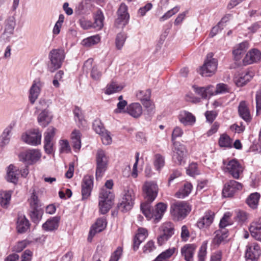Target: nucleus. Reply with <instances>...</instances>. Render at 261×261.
<instances>
[{"instance_id":"1","label":"nucleus","mask_w":261,"mask_h":261,"mask_svg":"<svg viewBox=\"0 0 261 261\" xmlns=\"http://www.w3.org/2000/svg\"><path fill=\"white\" fill-rule=\"evenodd\" d=\"M49 62L48 63V70L54 72L60 68L65 58L64 50L62 49H52L48 55Z\"/></svg>"},{"instance_id":"2","label":"nucleus","mask_w":261,"mask_h":261,"mask_svg":"<svg viewBox=\"0 0 261 261\" xmlns=\"http://www.w3.org/2000/svg\"><path fill=\"white\" fill-rule=\"evenodd\" d=\"M114 196L110 191L101 189L99 195V212L101 214H106L111 208Z\"/></svg>"},{"instance_id":"3","label":"nucleus","mask_w":261,"mask_h":261,"mask_svg":"<svg viewBox=\"0 0 261 261\" xmlns=\"http://www.w3.org/2000/svg\"><path fill=\"white\" fill-rule=\"evenodd\" d=\"M190 211V205L185 201L177 202L171 206V213L177 220L184 219Z\"/></svg>"},{"instance_id":"4","label":"nucleus","mask_w":261,"mask_h":261,"mask_svg":"<svg viewBox=\"0 0 261 261\" xmlns=\"http://www.w3.org/2000/svg\"><path fill=\"white\" fill-rule=\"evenodd\" d=\"M217 65V60L213 58V54L210 53L207 55L204 63L200 69L199 73L203 76H211L216 71Z\"/></svg>"},{"instance_id":"5","label":"nucleus","mask_w":261,"mask_h":261,"mask_svg":"<svg viewBox=\"0 0 261 261\" xmlns=\"http://www.w3.org/2000/svg\"><path fill=\"white\" fill-rule=\"evenodd\" d=\"M142 189L143 196L147 201L152 202L155 200L159 191L158 186L155 181H145Z\"/></svg>"},{"instance_id":"6","label":"nucleus","mask_w":261,"mask_h":261,"mask_svg":"<svg viewBox=\"0 0 261 261\" xmlns=\"http://www.w3.org/2000/svg\"><path fill=\"white\" fill-rule=\"evenodd\" d=\"M223 171L225 172H228L236 179H238L240 174L243 172L242 166L236 159L231 160L228 162L223 160Z\"/></svg>"},{"instance_id":"7","label":"nucleus","mask_w":261,"mask_h":261,"mask_svg":"<svg viewBox=\"0 0 261 261\" xmlns=\"http://www.w3.org/2000/svg\"><path fill=\"white\" fill-rule=\"evenodd\" d=\"M108 161V158L105 152L101 149L98 150L96 155V178L97 179L101 177L107 170Z\"/></svg>"},{"instance_id":"8","label":"nucleus","mask_w":261,"mask_h":261,"mask_svg":"<svg viewBox=\"0 0 261 261\" xmlns=\"http://www.w3.org/2000/svg\"><path fill=\"white\" fill-rule=\"evenodd\" d=\"M41 133L38 129H34L30 130L21 136V139L26 143L33 145L37 146L41 144Z\"/></svg>"},{"instance_id":"9","label":"nucleus","mask_w":261,"mask_h":261,"mask_svg":"<svg viewBox=\"0 0 261 261\" xmlns=\"http://www.w3.org/2000/svg\"><path fill=\"white\" fill-rule=\"evenodd\" d=\"M135 193L133 189H129L125 192L122 201L118 207L122 212H126L132 209L134 203Z\"/></svg>"},{"instance_id":"10","label":"nucleus","mask_w":261,"mask_h":261,"mask_svg":"<svg viewBox=\"0 0 261 261\" xmlns=\"http://www.w3.org/2000/svg\"><path fill=\"white\" fill-rule=\"evenodd\" d=\"M41 156V153L38 149H30L21 152L19 158L20 161L26 162L32 164L39 161Z\"/></svg>"},{"instance_id":"11","label":"nucleus","mask_w":261,"mask_h":261,"mask_svg":"<svg viewBox=\"0 0 261 261\" xmlns=\"http://www.w3.org/2000/svg\"><path fill=\"white\" fill-rule=\"evenodd\" d=\"M242 188L241 183L234 180H230L225 184L222 194L225 197H231L236 192L241 190Z\"/></svg>"},{"instance_id":"12","label":"nucleus","mask_w":261,"mask_h":261,"mask_svg":"<svg viewBox=\"0 0 261 261\" xmlns=\"http://www.w3.org/2000/svg\"><path fill=\"white\" fill-rule=\"evenodd\" d=\"M175 146L174 154L173 155V160L174 162L178 164L181 165L184 162V159L186 156L187 149L184 145L179 143L173 142Z\"/></svg>"},{"instance_id":"13","label":"nucleus","mask_w":261,"mask_h":261,"mask_svg":"<svg viewBox=\"0 0 261 261\" xmlns=\"http://www.w3.org/2000/svg\"><path fill=\"white\" fill-rule=\"evenodd\" d=\"M82 200L87 199L90 196L93 187V178L91 176L86 175L82 182Z\"/></svg>"},{"instance_id":"14","label":"nucleus","mask_w":261,"mask_h":261,"mask_svg":"<svg viewBox=\"0 0 261 261\" xmlns=\"http://www.w3.org/2000/svg\"><path fill=\"white\" fill-rule=\"evenodd\" d=\"M261 254L259 246L255 243L247 246L245 257L247 259L252 261H257Z\"/></svg>"},{"instance_id":"15","label":"nucleus","mask_w":261,"mask_h":261,"mask_svg":"<svg viewBox=\"0 0 261 261\" xmlns=\"http://www.w3.org/2000/svg\"><path fill=\"white\" fill-rule=\"evenodd\" d=\"M197 245L195 244H187L181 248V254L186 261H193L194 255Z\"/></svg>"},{"instance_id":"16","label":"nucleus","mask_w":261,"mask_h":261,"mask_svg":"<svg viewBox=\"0 0 261 261\" xmlns=\"http://www.w3.org/2000/svg\"><path fill=\"white\" fill-rule=\"evenodd\" d=\"M253 76V72L245 71L236 75L234 78V82L237 86L242 87L249 82Z\"/></svg>"},{"instance_id":"17","label":"nucleus","mask_w":261,"mask_h":261,"mask_svg":"<svg viewBox=\"0 0 261 261\" xmlns=\"http://www.w3.org/2000/svg\"><path fill=\"white\" fill-rule=\"evenodd\" d=\"M261 59V52L257 49H252L243 60L244 65H249L259 61Z\"/></svg>"},{"instance_id":"18","label":"nucleus","mask_w":261,"mask_h":261,"mask_svg":"<svg viewBox=\"0 0 261 261\" xmlns=\"http://www.w3.org/2000/svg\"><path fill=\"white\" fill-rule=\"evenodd\" d=\"M105 227L106 221L105 219L101 218L98 219L89 231L88 240L91 242L95 234L102 231Z\"/></svg>"},{"instance_id":"19","label":"nucleus","mask_w":261,"mask_h":261,"mask_svg":"<svg viewBox=\"0 0 261 261\" xmlns=\"http://www.w3.org/2000/svg\"><path fill=\"white\" fill-rule=\"evenodd\" d=\"M215 213L211 211H206L203 217L197 222V226L201 229L208 227L213 222Z\"/></svg>"},{"instance_id":"20","label":"nucleus","mask_w":261,"mask_h":261,"mask_svg":"<svg viewBox=\"0 0 261 261\" xmlns=\"http://www.w3.org/2000/svg\"><path fill=\"white\" fill-rule=\"evenodd\" d=\"M42 86V83L39 80H35L34 81L30 90L29 98L32 103H34L38 98L40 93V89Z\"/></svg>"},{"instance_id":"21","label":"nucleus","mask_w":261,"mask_h":261,"mask_svg":"<svg viewBox=\"0 0 261 261\" xmlns=\"http://www.w3.org/2000/svg\"><path fill=\"white\" fill-rule=\"evenodd\" d=\"M20 170L19 169L11 164L7 168V180L8 181L16 184L18 181Z\"/></svg>"},{"instance_id":"22","label":"nucleus","mask_w":261,"mask_h":261,"mask_svg":"<svg viewBox=\"0 0 261 261\" xmlns=\"http://www.w3.org/2000/svg\"><path fill=\"white\" fill-rule=\"evenodd\" d=\"M148 236L147 230L143 228H140L138 230V233L136 234L133 242L134 250L139 248L140 244L145 240Z\"/></svg>"},{"instance_id":"23","label":"nucleus","mask_w":261,"mask_h":261,"mask_svg":"<svg viewBox=\"0 0 261 261\" xmlns=\"http://www.w3.org/2000/svg\"><path fill=\"white\" fill-rule=\"evenodd\" d=\"M178 119L179 121L185 126L193 125L196 120L195 117L192 113L185 111L180 112Z\"/></svg>"},{"instance_id":"24","label":"nucleus","mask_w":261,"mask_h":261,"mask_svg":"<svg viewBox=\"0 0 261 261\" xmlns=\"http://www.w3.org/2000/svg\"><path fill=\"white\" fill-rule=\"evenodd\" d=\"M193 88L195 93L200 96L202 98L206 99L208 95H212L213 94V90L212 86H208L206 87H200L196 85L193 86Z\"/></svg>"},{"instance_id":"25","label":"nucleus","mask_w":261,"mask_h":261,"mask_svg":"<svg viewBox=\"0 0 261 261\" xmlns=\"http://www.w3.org/2000/svg\"><path fill=\"white\" fill-rule=\"evenodd\" d=\"M238 112L240 116L246 122L251 120V115L249 110L245 101H241L238 107Z\"/></svg>"},{"instance_id":"26","label":"nucleus","mask_w":261,"mask_h":261,"mask_svg":"<svg viewBox=\"0 0 261 261\" xmlns=\"http://www.w3.org/2000/svg\"><path fill=\"white\" fill-rule=\"evenodd\" d=\"M215 233L213 243L217 246L224 242L228 237V231L226 229L217 230Z\"/></svg>"},{"instance_id":"27","label":"nucleus","mask_w":261,"mask_h":261,"mask_svg":"<svg viewBox=\"0 0 261 261\" xmlns=\"http://www.w3.org/2000/svg\"><path fill=\"white\" fill-rule=\"evenodd\" d=\"M127 111L128 114L134 118H138L142 114V106L138 102L129 105L127 108Z\"/></svg>"},{"instance_id":"28","label":"nucleus","mask_w":261,"mask_h":261,"mask_svg":"<svg viewBox=\"0 0 261 261\" xmlns=\"http://www.w3.org/2000/svg\"><path fill=\"white\" fill-rule=\"evenodd\" d=\"M30 227L29 221L24 216H19L17 219L16 228L19 233L25 232Z\"/></svg>"},{"instance_id":"29","label":"nucleus","mask_w":261,"mask_h":261,"mask_svg":"<svg viewBox=\"0 0 261 261\" xmlns=\"http://www.w3.org/2000/svg\"><path fill=\"white\" fill-rule=\"evenodd\" d=\"M59 220L60 219L58 217L48 219L42 225V228L45 231H53L57 229L59 226Z\"/></svg>"},{"instance_id":"30","label":"nucleus","mask_w":261,"mask_h":261,"mask_svg":"<svg viewBox=\"0 0 261 261\" xmlns=\"http://www.w3.org/2000/svg\"><path fill=\"white\" fill-rule=\"evenodd\" d=\"M16 25L15 18L14 16L8 17L5 21V31L2 37H5L7 33L12 34Z\"/></svg>"},{"instance_id":"31","label":"nucleus","mask_w":261,"mask_h":261,"mask_svg":"<svg viewBox=\"0 0 261 261\" xmlns=\"http://www.w3.org/2000/svg\"><path fill=\"white\" fill-rule=\"evenodd\" d=\"M94 21L92 24V27L99 30L103 26L104 16L100 10H98L94 15Z\"/></svg>"},{"instance_id":"32","label":"nucleus","mask_w":261,"mask_h":261,"mask_svg":"<svg viewBox=\"0 0 261 261\" xmlns=\"http://www.w3.org/2000/svg\"><path fill=\"white\" fill-rule=\"evenodd\" d=\"M38 122L42 127H46L51 121V117L46 109L43 110L38 116Z\"/></svg>"},{"instance_id":"33","label":"nucleus","mask_w":261,"mask_h":261,"mask_svg":"<svg viewBox=\"0 0 261 261\" xmlns=\"http://www.w3.org/2000/svg\"><path fill=\"white\" fill-rule=\"evenodd\" d=\"M167 208V204L163 202H160L156 205L155 208L154 210V219L155 220L159 221L162 218Z\"/></svg>"},{"instance_id":"34","label":"nucleus","mask_w":261,"mask_h":261,"mask_svg":"<svg viewBox=\"0 0 261 261\" xmlns=\"http://www.w3.org/2000/svg\"><path fill=\"white\" fill-rule=\"evenodd\" d=\"M150 203L147 201L141 205V210L148 219L154 218V210L151 207Z\"/></svg>"},{"instance_id":"35","label":"nucleus","mask_w":261,"mask_h":261,"mask_svg":"<svg viewBox=\"0 0 261 261\" xmlns=\"http://www.w3.org/2000/svg\"><path fill=\"white\" fill-rule=\"evenodd\" d=\"M12 192L0 191V204L4 208H7L11 200Z\"/></svg>"},{"instance_id":"36","label":"nucleus","mask_w":261,"mask_h":261,"mask_svg":"<svg viewBox=\"0 0 261 261\" xmlns=\"http://www.w3.org/2000/svg\"><path fill=\"white\" fill-rule=\"evenodd\" d=\"M192 188V185L190 183L187 182L185 184L184 187H181L176 192L175 196L178 198H184L189 195L191 192Z\"/></svg>"},{"instance_id":"37","label":"nucleus","mask_w":261,"mask_h":261,"mask_svg":"<svg viewBox=\"0 0 261 261\" xmlns=\"http://www.w3.org/2000/svg\"><path fill=\"white\" fill-rule=\"evenodd\" d=\"M73 147L75 151L80 150L81 147V134L78 130H74L71 135Z\"/></svg>"},{"instance_id":"38","label":"nucleus","mask_w":261,"mask_h":261,"mask_svg":"<svg viewBox=\"0 0 261 261\" xmlns=\"http://www.w3.org/2000/svg\"><path fill=\"white\" fill-rule=\"evenodd\" d=\"M247 42H243L239 44L233 50V54L235 59L238 60L240 58V55L246 51L248 47Z\"/></svg>"},{"instance_id":"39","label":"nucleus","mask_w":261,"mask_h":261,"mask_svg":"<svg viewBox=\"0 0 261 261\" xmlns=\"http://www.w3.org/2000/svg\"><path fill=\"white\" fill-rule=\"evenodd\" d=\"M248 219V214L245 211L238 210L235 212L234 220L238 224L242 225L246 222Z\"/></svg>"},{"instance_id":"40","label":"nucleus","mask_w":261,"mask_h":261,"mask_svg":"<svg viewBox=\"0 0 261 261\" xmlns=\"http://www.w3.org/2000/svg\"><path fill=\"white\" fill-rule=\"evenodd\" d=\"M260 195L258 193L251 194L246 200L248 205L252 208L257 207Z\"/></svg>"},{"instance_id":"41","label":"nucleus","mask_w":261,"mask_h":261,"mask_svg":"<svg viewBox=\"0 0 261 261\" xmlns=\"http://www.w3.org/2000/svg\"><path fill=\"white\" fill-rule=\"evenodd\" d=\"M175 248H169L159 254L153 261H167L174 254Z\"/></svg>"},{"instance_id":"42","label":"nucleus","mask_w":261,"mask_h":261,"mask_svg":"<svg viewBox=\"0 0 261 261\" xmlns=\"http://www.w3.org/2000/svg\"><path fill=\"white\" fill-rule=\"evenodd\" d=\"M43 211L41 208H33L30 215L33 222L38 223L42 218Z\"/></svg>"},{"instance_id":"43","label":"nucleus","mask_w":261,"mask_h":261,"mask_svg":"<svg viewBox=\"0 0 261 261\" xmlns=\"http://www.w3.org/2000/svg\"><path fill=\"white\" fill-rule=\"evenodd\" d=\"M100 37L98 35H94L84 39L82 44L86 47H89L98 43L100 41Z\"/></svg>"},{"instance_id":"44","label":"nucleus","mask_w":261,"mask_h":261,"mask_svg":"<svg viewBox=\"0 0 261 261\" xmlns=\"http://www.w3.org/2000/svg\"><path fill=\"white\" fill-rule=\"evenodd\" d=\"M11 130L10 128H6L0 136V146L3 147L8 144L10 141Z\"/></svg>"},{"instance_id":"45","label":"nucleus","mask_w":261,"mask_h":261,"mask_svg":"<svg viewBox=\"0 0 261 261\" xmlns=\"http://www.w3.org/2000/svg\"><path fill=\"white\" fill-rule=\"evenodd\" d=\"M123 89V87L118 85L116 82H112L109 84L107 87V89L105 92L107 94H111L120 91Z\"/></svg>"},{"instance_id":"46","label":"nucleus","mask_w":261,"mask_h":261,"mask_svg":"<svg viewBox=\"0 0 261 261\" xmlns=\"http://www.w3.org/2000/svg\"><path fill=\"white\" fill-rule=\"evenodd\" d=\"M219 144L221 147L231 148L232 147V140L226 134H223L219 140Z\"/></svg>"},{"instance_id":"47","label":"nucleus","mask_w":261,"mask_h":261,"mask_svg":"<svg viewBox=\"0 0 261 261\" xmlns=\"http://www.w3.org/2000/svg\"><path fill=\"white\" fill-rule=\"evenodd\" d=\"M162 233L170 238L174 234V228L171 223L164 224L161 227Z\"/></svg>"},{"instance_id":"48","label":"nucleus","mask_w":261,"mask_h":261,"mask_svg":"<svg viewBox=\"0 0 261 261\" xmlns=\"http://www.w3.org/2000/svg\"><path fill=\"white\" fill-rule=\"evenodd\" d=\"M150 90L146 89L145 90H139L136 93V96L139 100L143 102L145 100L150 99Z\"/></svg>"},{"instance_id":"49","label":"nucleus","mask_w":261,"mask_h":261,"mask_svg":"<svg viewBox=\"0 0 261 261\" xmlns=\"http://www.w3.org/2000/svg\"><path fill=\"white\" fill-rule=\"evenodd\" d=\"M231 216V214L229 212L224 214L219 223L220 229H225V227L231 225L232 223L229 220Z\"/></svg>"},{"instance_id":"50","label":"nucleus","mask_w":261,"mask_h":261,"mask_svg":"<svg viewBox=\"0 0 261 261\" xmlns=\"http://www.w3.org/2000/svg\"><path fill=\"white\" fill-rule=\"evenodd\" d=\"M153 164L155 169L160 171L165 165L164 158L160 154H155Z\"/></svg>"},{"instance_id":"51","label":"nucleus","mask_w":261,"mask_h":261,"mask_svg":"<svg viewBox=\"0 0 261 261\" xmlns=\"http://www.w3.org/2000/svg\"><path fill=\"white\" fill-rule=\"evenodd\" d=\"M207 241L203 242L198 251V257L199 261H204L206 255Z\"/></svg>"},{"instance_id":"52","label":"nucleus","mask_w":261,"mask_h":261,"mask_svg":"<svg viewBox=\"0 0 261 261\" xmlns=\"http://www.w3.org/2000/svg\"><path fill=\"white\" fill-rule=\"evenodd\" d=\"M126 38L125 33H120L118 34L116 38V45L118 49H121L123 47Z\"/></svg>"},{"instance_id":"53","label":"nucleus","mask_w":261,"mask_h":261,"mask_svg":"<svg viewBox=\"0 0 261 261\" xmlns=\"http://www.w3.org/2000/svg\"><path fill=\"white\" fill-rule=\"evenodd\" d=\"M56 129L54 127H49L44 133V142H53L55 134Z\"/></svg>"},{"instance_id":"54","label":"nucleus","mask_w":261,"mask_h":261,"mask_svg":"<svg viewBox=\"0 0 261 261\" xmlns=\"http://www.w3.org/2000/svg\"><path fill=\"white\" fill-rule=\"evenodd\" d=\"M226 21V18H222L221 21L219 22L217 25L212 28L210 34V37H213L219 32L220 30H222L223 27V23L225 22Z\"/></svg>"},{"instance_id":"55","label":"nucleus","mask_w":261,"mask_h":261,"mask_svg":"<svg viewBox=\"0 0 261 261\" xmlns=\"http://www.w3.org/2000/svg\"><path fill=\"white\" fill-rule=\"evenodd\" d=\"M249 231L256 232L257 230H261V217L252 221L249 227Z\"/></svg>"},{"instance_id":"56","label":"nucleus","mask_w":261,"mask_h":261,"mask_svg":"<svg viewBox=\"0 0 261 261\" xmlns=\"http://www.w3.org/2000/svg\"><path fill=\"white\" fill-rule=\"evenodd\" d=\"M179 10V7L178 6H176L174 7L173 9L169 10L164 15H163L160 18V20L161 21H165V20L168 19L170 18L172 16L177 13Z\"/></svg>"},{"instance_id":"57","label":"nucleus","mask_w":261,"mask_h":261,"mask_svg":"<svg viewBox=\"0 0 261 261\" xmlns=\"http://www.w3.org/2000/svg\"><path fill=\"white\" fill-rule=\"evenodd\" d=\"M93 127L95 132L100 135L106 131L103 126L102 124L99 120H95L93 123Z\"/></svg>"},{"instance_id":"58","label":"nucleus","mask_w":261,"mask_h":261,"mask_svg":"<svg viewBox=\"0 0 261 261\" xmlns=\"http://www.w3.org/2000/svg\"><path fill=\"white\" fill-rule=\"evenodd\" d=\"M128 19V18H124L123 15H118L115 24L117 28H123L127 24Z\"/></svg>"},{"instance_id":"59","label":"nucleus","mask_w":261,"mask_h":261,"mask_svg":"<svg viewBox=\"0 0 261 261\" xmlns=\"http://www.w3.org/2000/svg\"><path fill=\"white\" fill-rule=\"evenodd\" d=\"M122 248L121 247H117L111 255L109 261H118L122 254Z\"/></svg>"},{"instance_id":"60","label":"nucleus","mask_w":261,"mask_h":261,"mask_svg":"<svg viewBox=\"0 0 261 261\" xmlns=\"http://www.w3.org/2000/svg\"><path fill=\"white\" fill-rule=\"evenodd\" d=\"M187 173L192 176L199 174L196 163H191L187 169Z\"/></svg>"},{"instance_id":"61","label":"nucleus","mask_w":261,"mask_h":261,"mask_svg":"<svg viewBox=\"0 0 261 261\" xmlns=\"http://www.w3.org/2000/svg\"><path fill=\"white\" fill-rule=\"evenodd\" d=\"M255 100L256 114L259 115L261 113V90L256 92Z\"/></svg>"},{"instance_id":"62","label":"nucleus","mask_w":261,"mask_h":261,"mask_svg":"<svg viewBox=\"0 0 261 261\" xmlns=\"http://www.w3.org/2000/svg\"><path fill=\"white\" fill-rule=\"evenodd\" d=\"M100 135L101 136V139L103 144L109 145L111 143L112 138L109 132L106 130Z\"/></svg>"},{"instance_id":"63","label":"nucleus","mask_w":261,"mask_h":261,"mask_svg":"<svg viewBox=\"0 0 261 261\" xmlns=\"http://www.w3.org/2000/svg\"><path fill=\"white\" fill-rule=\"evenodd\" d=\"M30 203L32 208H39V201L38 200L37 196L34 193H33L32 194V195L31 196V197L30 199Z\"/></svg>"},{"instance_id":"64","label":"nucleus","mask_w":261,"mask_h":261,"mask_svg":"<svg viewBox=\"0 0 261 261\" xmlns=\"http://www.w3.org/2000/svg\"><path fill=\"white\" fill-rule=\"evenodd\" d=\"M27 242L26 241H21L17 243L13 248V251L16 252H20L26 247Z\"/></svg>"}]
</instances>
